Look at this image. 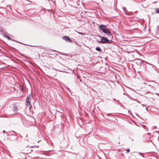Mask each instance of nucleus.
<instances>
[{
  "label": "nucleus",
  "instance_id": "f257e3e1",
  "mask_svg": "<svg viewBox=\"0 0 159 159\" xmlns=\"http://www.w3.org/2000/svg\"><path fill=\"white\" fill-rule=\"evenodd\" d=\"M100 37L101 38V40L98 41L99 43L103 44L110 43V41L108 39L103 37L100 36Z\"/></svg>",
  "mask_w": 159,
  "mask_h": 159
},
{
  "label": "nucleus",
  "instance_id": "f03ea898",
  "mask_svg": "<svg viewBox=\"0 0 159 159\" xmlns=\"http://www.w3.org/2000/svg\"><path fill=\"white\" fill-rule=\"evenodd\" d=\"M32 96L31 93L27 97L26 99V102L28 106H30L31 105L30 101L32 98Z\"/></svg>",
  "mask_w": 159,
  "mask_h": 159
},
{
  "label": "nucleus",
  "instance_id": "7ed1b4c3",
  "mask_svg": "<svg viewBox=\"0 0 159 159\" xmlns=\"http://www.w3.org/2000/svg\"><path fill=\"white\" fill-rule=\"evenodd\" d=\"M99 28L100 29L102 30V32H104L105 30L107 29L106 25H99Z\"/></svg>",
  "mask_w": 159,
  "mask_h": 159
},
{
  "label": "nucleus",
  "instance_id": "20e7f679",
  "mask_svg": "<svg viewBox=\"0 0 159 159\" xmlns=\"http://www.w3.org/2000/svg\"><path fill=\"white\" fill-rule=\"evenodd\" d=\"M103 32L106 34L108 36H110L111 35V34L110 31L107 28Z\"/></svg>",
  "mask_w": 159,
  "mask_h": 159
},
{
  "label": "nucleus",
  "instance_id": "39448f33",
  "mask_svg": "<svg viewBox=\"0 0 159 159\" xmlns=\"http://www.w3.org/2000/svg\"><path fill=\"white\" fill-rule=\"evenodd\" d=\"M62 38L64 40L66 41H67L70 43H71L72 42V40L69 38L68 36H64L62 37Z\"/></svg>",
  "mask_w": 159,
  "mask_h": 159
},
{
  "label": "nucleus",
  "instance_id": "423d86ee",
  "mask_svg": "<svg viewBox=\"0 0 159 159\" xmlns=\"http://www.w3.org/2000/svg\"><path fill=\"white\" fill-rule=\"evenodd\" d=\"M13 110L14 111H17L18 110V108L17 107H14L13 108Z\"/></svg>",
  "mask_w": 159,
  "mask_h": 159
},
{
  "label": "nucleus",
  "instance_id": "0eeeda50",
  "mask_svg": "<svg viewBox=\"0 0 159 159\" xmlns=\"http://www.w3.org/2000/svg\"><path fill=\"white\" fill-rule=\"evenodd\" d=\"M96 49L98 51H100L101 50L100 47H96Z\"/></svg>",
  "mask_w": 159,
  "mask_h": 159
},
{
  "label": "nucleus",
  "instance_id": "6e6552de",
  "mask_svg": "<svg viewBox=\"0 0 159 159\" xmlns=\"http://www.w3.org/2000/svg\"><path fill=\"white\" fill-rule=\"evenodd\" d=\"M4 36L8 40H10L11 39H10V37H9L8 36H6V35H4Z\"/></svg>",
  "mask_w": 159,
  "mask_h": 159
},
{
  "label": "nucleus",
  "instance_id": "1a4fd4ad",
  "mask_svg": "<svg viewBox=\"0 0 159 159\" xmlns=\"http://www.w3.org/2000/svg\"><path fill=\"white\" fill-rule=\"evenodd\" d=\"M156 11L157 13H159V8H158L156 9Z\"/></svg>",
  "mask_w": 159,
  "mask_h": 159
},
{
  "label": "nucleus",
  "instance_id": "9d476101",
  "mask_svg": "<svg viewBox=\"0 0 159 159\" xmlns=\"http://www.w3.org/2000/svg\"><path fill=\"white\" fill-rule=\"evenodd\" d=\"M76 32H77L78 33L80 34H84V33H81V32H78V31H76Z\"/></svg>",
  "mask_w": 159,
  "mask_h": 159
},
{
  "label": "nucleus",
  "instance_id": "9b49d317",
  "mask_svg": "<svg viewBox=\"0 0 159 159\" xmlns=\"http://www.w3.org/2000/svg\"><path fill=\"white\" fill-rule=\"evenodd\" d=\"M129 151H130V150H129V149H127L126 150V151H127V152L128 153V152H129Z\"/></svg>",
  "mask_w": 159,
  "mask_h": 159
},
{
  "label": "nucleus",
  "instance_id": "f8f14e48",
  "mask_svg": "<svg viewBox=\"0 0 159 159\" xmlns=\"http://www.w3.org/2000/svg\"><path fill=\"white\" fill-rule=\"evenodd\" d=\"M3 132L4 133H5V131L4 130H3Z\"/></svg>",
  "mask_w": 159,
  "mask_h": 159
},
{
  "label": "nucleus",
  "instance_id": "ddd939ff",
  "mask_svg": "<svg viewBox=\"0 0 159 159\" xmlns=\"http://www.w3.org/2000/svg\"><path fill=\"white\" fill-rule=\"evenodd\" d=\"M143 84H146V83H145V82H144V83H143Z\"/></svg>",
  "mask_w": 159,
  "mask_h": 159
}]
</instances>
